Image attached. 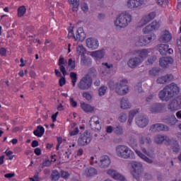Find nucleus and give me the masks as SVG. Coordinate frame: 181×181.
<instances>
[{
    "label": "nucleus",
    "instance_id": "nucleus-1",
    "mask_svg": "<svg viewBox=\"0 0 181 181\" xmlns=\"http://www.w3.org/2000/svg\"><path fill=\"white\" fill-rule=\"evenodd\" d=\"M108 86L111 90H115L119 95H125L129 93V86H128V80L127 79H122L116 83H114V81H110Z\"/></svg>",
    "mask_w": 181,
    "mask_h": 181
},
{
    "label": "nucleus",
    "instance_id": "nucleus-2",
    "mask_svg": "<svg viewBox=\"0 0 181 181\" xmlns=\"http://www.w3.org/2000/svg\"><path fill=\"white\" fill-rule=\"evenodd\" d=\"M132 22V16L128 12H123L119 14L115 21V26L122 29L127 28Z\"/></svg>",
    "mask_w": 181,
    "mask_h": 181
},
{
    "label": "nucleus",
    "instance_id": "nucleus-3",
    "mask_svg": "<svg viewBox=\"0 0 181 181\" xmlns=\"http://www.w3.org/2000/svg\"><path fill=\"white\" fill-rule=\"evenodd\" d=\"M116 155L122 159H135V153L125 145H120L116 148Z\"/></svg>",
    "mask_w": 181,
    "mask_h": 181
},
{
    "label": "nucleus",
    "instance_id": "nucleus-4",
    "mask_svg": "<svg viewBox=\"0 0 181 181\" xmlns=\"http://www.w3.org/2000/svg\"><path fill=\"white\" fill-rule=\"evenodd\" d=\"M129 165H131V174L137 180H139V177L142 176V173L144 172V167L142 165V163L139 161L133 160L130 162Z\"/></svg>",
    "mask_w": 181,
    "mask_h": 181
},
{
    "label": "nucleus",
    "instance_id": "nucleus-5",
    "mask_svg": "<svg viewBox=\"0 0 181 181\" xmlns=\"http://www.w3.org/2000/svg\"><path fill=\"white\" fill-rule=\"evenodd\" d=\"M77 86L79 90H90L93 86V78L90 77V74H86L81 78Z\"/></svg>",
    "mask_w": 181,
    "mask_h": 181
},
{
    "label": "nucleus",
    "instance_id": "nucleus-6",
    "mask_svg": "<svg viewBox=\"0 0 181 181\" xmlns=\"http://www.w3.org/2000/svg\"><path fill=\"white\" fill-rule=\"evenodd\" d=\"M93 137H91V134L88 133V132H85L78 139V145L80 146H86L88 145L90 142H91Z\"/></svg>",
    "mask_w": 181,
    "mask_h": 181
},
{
    "label": "nucleus",
    "instance_id": "nucleus-7",
    "mask_svg": "<svg viewBox=\"0 0 181 181\" xmlns=\"http://www.w3.org/2000/svg\"><path fill=\"white\" fill-rule=\"evenodd\" d=\"M181 109V96H178L176 99L171 100L168 105V110L171 112H175Z\"/></svg>",
    "mask_w": 181,
    "mask_h": 181
},
{
    "label": "nucleus",
    "instance_id": "nucleus-8",
    "mask_svg": "<svg viewBox=\"0 0 181 181\" xmlns=\"http://www.w3.org/2000/svg\"><path fill=\"white\" fill-rule=\"evenodd\" d=\"M89 125L94 131H101V119L98 116H93L89 121Z\"/></svg>",
    "mask_w": 181,
    "mask_h": 181
},
{
    "label": "nucleus",
    "instance_id": "nucleus-9",
    "mask_svg": "<svg viewBox=\"0 0 181 181\" xmlns=\"http://www.w3.org/2000/svg\"><path fill=\"white\" fill-rule=\"evenodd\" d=\"M155 16H156V12H151L148 14L144 16L142 18L141 21H140L137 26L138 28H143V26H145V25H147V23H149L153 19H155Z\"/></svg>",
    "mask_w": 181,
    "mask_h": 181
},
{
    "label": "nucleus",
    "instance_id": "nucleus-10",
    "mask_svg": "<svg viewBox=\"0 0 181 181\" xmlns=\"http://www.w3.org/2000/svg\"><path fill=\"white\" fill-rule=\"evenodd\" d=\"M154 142L158 145H160L163 144V142L165 144V145H170V144H172V140H170L168 136L157 134L154 137Z\"/></svg>",
    "mask_w": 181,
    "mask_h": 181
},
{
    "label": "nucleus",
    "instance_id": "nucleus-11",
    "mask_svg": "<svg viewBox=\"0 0 181 181\" xmlns=\"http://www.w3.org/2000/svg\"><path fill=\"white\" fill-rule=\"evenodd\" d=\"M144 5V0H127L126 2V7L128 9H138Z\"/></svg>",
    "mask_w": 181,
    "mask_h": 181
},
{
    "label": "nucleus",
    "instance_id": "nucleus-12",
    "mask_svg": "<svg viewBox=\"0 0 181 181\" xmlns=\"http://www.w3.org/2000/svg\"><path fill=\"white\" fill-rule=\"evenodd\" d=\"M106 53L107 52L105 51V49H101L96 51H92L89 52V54L97 62L98 60H102V59H104V57H105Z\"/></svg>",
    "mask_w": 181,
    "mask_h": 181
},
{
    "label": "nucleus",
    "instance_id": "nucleus-13",
    "mask_svg": "<svg viewBox=\"0 0 181 181\" xmlns=\"http://www.w3.org/2000/svg\"><path fill=\"white\" fill-rule=\"evenodd\" d=\"M111 165V158L107 155H103L100 157L98 163L99 168L102 169H107Z\"/></svg>",
    "mask_w": 181,
    "mask_h": 181
},
{
    "label": "nucleus",
    "instance_id": "nucleus-14",
    "mask_svg": "<svg viewBox=\"0 0 181 181\" xmlns=\"http://www.w3.org/2000/svg\"><path fill=\"white\" fill-rule=\"evenodd\" d=\"M86 46L91 50H95L100 47V42L97 38L89 37L86 40Z\"/></svg>",
    "mask_w": 181,
    "mask_h": 181
},
{
    "label": "nucleus",
    "instance_id": "nucleus-15",
    "mask_svg": "<svg viewBox=\"0 0 181 181\" xmlns=\"http://www.w3.org/2000/svg\"><path fill=\"white\" fill-rule=\"evenodd\" d=\"M142 63V59L138 57H134L129 59L127 62V65L130 69H136Z\"/></svg>",
    "mask_w": 181,
    "mask_h": 181
},
{
    "label": "nucleus",
    "instance_id": "nucleus-16",
    "mask_svg": "<svg viewBox=\"0 0 181 181\" xmlns=\"http://www.w3.org/2000/svg\"><path fill=\"white\" fill-rule=\"evenodd\" d=\"M107 173L109 175V176H111V177H112V179H115V180H125V177H124L122 175H121L119 173L117 172V170L114 169L110 168L107 170Z\"/></svg>",
    "mask_w": 181,
    "mask_h": 181
},
{
    "label": "nucleus",
    "instance_id": "nucleus-17",
    "mask_svg": "<svg viewBox=\"0 0 181 181\" xmlns=\"http://www.w3.org/2000/svg\"><path fill=\"white\" fill-rule=\"evenodd\" d=\"M159 98L162 100V101H168L170 97H172V93L169 91L168 89V86H165L163 90H162L159 94Z\"/></svg>",
    "mask_w": 181,
    "mask_h": 181
},
{
    "label": "nucleus",
    "instance_id": "nucleus-18",
    "mask_svg": "<svg viewBox=\"0 0 181 181\" xmlns=\"http://www.w3.org/2000/svg\"><path fill=\"white\" fill-rule=\"evenodd\" d=\"M172 40V34L168 30H165L161 33L159 37V41L162 43H169Z\"/></svg>",
    "mask_w": 181,
    "mask_h": 181
},
{
    "label": "nucleus",
    "instance_id": "nucleus-19",
    "mask_svg": "<svg viewBox=\"0 0 181 181\" xmlns=\"http://www.w3.org/2000/svg\"><path fill=\"white\" fill-rule=\"evenodd\" d=\"M97 173V170L93 167H86L82 170V175L86 176V177H92V176H95Z\"/></svg>",
    "mask_w": 181,
    "mask_h": 181
},
{
    "label": "nucleus",
    "instance_id": "nucleus-20",
    "mask_svg": "<svg viewBox=\"0 0 181 181\" xmlns=\"http://www.w3.org/2000/svg\"><path fill=\"white\" fill-rule=\"evenodd\" d=\"M151 52H152V49H143L140 50H136V54H138L139 58L140 59V60H141V63H142V62H144V60H145V59H146V57L149 56V54Z\"/></svg>",
    "mask_w": 181,
    "mask_h": 181
},
{
    "label": "nucleus",
    "instance_id": "nucleus-21",
    "mask_svg": "<svg viewBox=\"0 0 181 181\" xmlns=\"http://www.w3.org/2000/svg\"><path fill=\"white\" fill-rule=\"evenodd\" d=\"M149 120L145 116H139L136 118V124L140 128H145Z\"/></svg>",
    "mask_w": 181,
    "mask_h": 181
},
{
    "label": "nucleus",
    "instance_id": "nucleus-22",
    "mask_svg": "<svg viewBox=\"0 0 181 181\" xmlns=\"http://www.w3.org/2000/svg\"><path fill=\"white\" fill-rule=\"evenodd\" d=\"M150 131L156 132V131H169V127L163 124H156L151 125Z\"/></svg>",
    "mask_w": 181,
    "mask_h": 181
},
{
    "label": "nucleus",
    "instance_id": "nucleus-23",
    "mask_svg": "<svg viewBox=\"0 0 181 181\" xmlns=\"http://www.w3.org/2000/svg\"><path fill=\"white\" fill-rule=\"evenodd\" d=\"M169 64H173V58L166 57L160 59V66L166 69Z\"/></svg>",
    "mask_w": 181,
    "mask_h": 181
},
{
    "label": "nucleus",
    "instance_id": "nucleus-24",
    "mask_svg": "<svg viewBox=\"0 0 181 181\" xmlns=\"http://www.w3.org/2000/svg\"><path fill=\"white\" fill-rule=\"evenodd\" d=\"M164 108H165V105H162L160 103H156L151 105L148 108V112H162Z\"/></svg>",
    "mask_w": 181,
    "mask_h": 181
},
{
    "label": "nucleus",
    "instance_id": "nucleus-25",
    "mask_svg": "<svg viewBox=\"0 0 181 181\" xmlns=\"http://www.w3.org/2000/svg\"><path fill=\"white\" fill-rule=\"evenodd\" d=\"M163 121L165 124H167V125H169L170 127H175V125L179 122V120L175 115H171L167 119H164Z\"/></svg>",
    "mask_w": 181,
    "mask_h": 181
},
{
    "label": "nucleus",
    "instance_id": "nucleus-26",
    "mask_svg": "<svg viewBox=\"0 0 181 181\" xmlns=\"http://www.w3.org/2000/svg\"><path fill=\"white\" fill-rule=\"evenodd\" d=\"M132 107V104L127 98H123L120 100V108L122 110H129Z\"/></svg>",
    "mask_w": 181,
    "mask_h": 181
},
{
    "label": "nucleus",
    "instance_id": "nucleus-27",
    "mask_svg": "<svg viewBox=\"0 0 181 181\" xmlns=\"http://www.w3.org/2000/svg\"><path fill=\"white\" fill-rule=\"evenodd\" d=\"M81 108L84 112H94L95 107L84 102L81 103Z\"/></svg>",
    "mask_w": 181,
    "mask_h": 181
},
{
    "label": "nucleus",
    "instance_id": "nucleus-28",
    "mask_svg": "<svg viewBox=\"0 0 181 181\" xmlns=\"http://www.w3.org/2000/svg\"><path fill=\"white\" fill-rule=\"evenodd\" d=\"M167 88L168 91L171 93L172 97L176 94H179V92L180 91V88H179V86L174 83L167 86Z\"/></svg>",
    "mask_w": 181,
    "mask_h": 181
},
{
    "label": "nucleus",
    "instance_id": "nucleus-29",
    "mask_svg": "<svg viewBox=\"0 0 181 181\" xmlns=\"http://www.w3.org/2000/svg\"><path fill=\"white\" fill-rule=\"evenodd\" d=\"M75 40H78L83 42L84 39H86V33H84V30L83 28L80 27L78 28L76 32V35L74 37Z\"/></svg>",
    "mask_w": 181,
    "mask_h": 181
},
{
    "label": "nucleus",
    "instance_id": "nucleus-30",
    "mask_svg": "<svg viewBox=\"0 0 181 181\" xmlns=\"http://www.w3.org/2000/svg\"><path fill=\"white\" fill-rule=\"evenodd\" d=\"M171 80H173V74H169L158 78L157 79V83H158V84H165V83H167V81H171Z\"/></svg>",
    "mask_w": 181,
    "mask_h": 181
},
{
    "label": "nucleus",
    "instance_id": "nucleus-31",
    "mask_svg": "<svg viewBox=\"0 0 181 181\" xmlns=\"http://www.w3.org/2000/svg\"><path fill=\"white\" fill-rule=\"evenodd\" d=\"M66 63H67V61H65L63 57L59 58L58 66H59V70L62 71L63 76H66V74H67L66 67H64V64H66Z\"/></svg>",
    "mask_w": 181,
    "mask_h": 181
},
{
    "label": "nucleus",
    "instance_id": "nucleus-32",
    "mask_svg": "<svg viewBox=\"0 0 181 181\" xmlns=\"http://www.w3.org/2000/svg\"><path fill=\"white\" fill-rule=\"evenodd\" d=\"M135 153H136V155H138V156H139V158H141V159H142V160H144V162H146V163H153V160H152V159L148 158L146 156H145V154L142 153V152H141L139 150L136 149Z\"/></svg>",
    "mask_w": 181,
    "mask_h": 181
},
{
    "label": "nucleus",
    "instance_id": "nucleus-33",
    "mask_svg": "<svg viewBox=\"0 0 181 181\" xmlns=\"http://www.w3.org/2000/svg\"><path fill=\"white\" fill-rule=\"evenodd\" d=\"M102 66H103V69H112V64H108L107 62L103 63ZM101 76H102L103 78H104V77H105V78H108V71H107L105 70V71L103 70Z\"/></svg>",
    "mask_w": 181,
    "mask_h": 181
},
{
    "label": "nucleus",
    "instance_id": "nucleus-34",
    "mask_svg": "<svg viewBox=\"0 0 181 181\" xmlns=\"http://www.w3.org/2000/svg\"><path fill=\"white\" fill-rule=\"evenodd\" d=\"M138 112H139V109H134L129 112V119L127 121L128 125H132L134 117H135L136 114H138Z\"/></svg>",
    "mask_w": 181,
    "mask_h": 181
},
{
    "label": "nucleus",
    "instance_id": "nucleus-35",
    "mask_svg": "<svg viewBox=\"0 0 181 181\" xmlns=\"http://www.w3.org/2000/svg\"><path fill=\"white\" fill-rule=\"evenodd\" d=\"M168 47H169V45L168 44H160V45H158V52L163 56H165V54H168Z\"/></svg>",
    "mask_w": 181,
    "mask_h": 181
},
{
    "label": "nucleus",
    "instance_id": "nucleus-36",
    "mask_svg": "<svg viewBox=\"0 0 181 181\" xmlns=\"http://www.w3.org/2000/svg\"><path fill=\"white\" fill-rule=\"evenodd\" d=\"M136 46H146V37L144 35L139 36L136 40Z\"/></svg>",
    "mask_w": 181,
    "mask_h": 181
},
{
    "label": "nucleus",
    "instance_id": "nucleus-37",
    "mask_svg": "<svg viewBox=\"0 0 181 181\" xmlns=\"http://www.w3.org/2000/svg\"><path fill=\"white\" fill-rule=\"evenodd\" d=\"M33 134L35 136H38V138L43 136V134H45V127L38 126L37 129L34 130Z\"/></svg>",
    "mask_w": 181,
    "mask_h": 181
},
{
    "label": "nucleus",
    "instance_id": "nucleus-38",
    "mask_svg": "<svg viewBox=\"0 0 181 181\" xmlns=\"http://www.w3.org/2000/svg\"><path fill=\"white\" fill-rule=\"evenodd\" d=\"M139 142L141 145H151L152 140L148 136H141L139 138Z\"/></svg>",
    "mask_w": 181,
    "mask_h": 181
},
{
    "label": "nucleus",
    "instance_id": "nucleus-39",
    "mask_svg": "<svg viewBox=\"0 0 181 181\" xmlns=\"http://www.w3.org/2000/svg\"><path fill=\"white\" fill-rule=\"evenodd\" d=\"M141 151L145 155H147V156H149L150 158H155V151L153 149H149L148 151H146V148H142Z\"/></svg>",
    "mask_w": 181,
    "mask_h": 181
},
{
    "label": "nucleus",
    "instance_id": "nucleus-40",
    "mask_svg": "<svg viewBox=\"0 0 181 181\" xmlns=\"http://www.w3.org/2000/svg\"><path fill=\"white\" fill-rule=\"evenodd\" d=\"M76 52L78 54H80V56H85L86 53V48L83 45H78L76 48Z\"/></svg>",
    "mask_w": 181,
    "mask_h": 181
},
{
    "label": "nucleus",
    "instance_id": "nucleus-41",
    "mask_svg": "<svg viewBox=\"0 0 181 181\" xmlns=\"http://www.w3.org/2000/svg\"><path fill=\"white\" fill-rule=\"evenodd\" d=\"M172 144H173V151H174V152H176V153L179 152V151H180V146H179V142H177V141H175V140H171V144H170V145H172Z\"/></svg>",
    "mask_w": 181,
    "mask_h": 181
},
{
    "label": "nucleus",
    "instance_id": "nucleus-42",
    "mask_svg": "<svg viewBox=\"0 0 181 181\" xmlns=\"http://www.w3.org/2000/svg\"><path fill=\"white\" fill-rule=\"evenodd\" d=\"M70 78L71 80L73 87H76V83H77V74L75 72H71Z\"/></svg>",
    "mask_w": 181,
    "mask_h": 181
},
{
    "label": "nucleus",
    "instance_id": "nucleus-43",
    "mask_svg": "<svg viewBox=\"0 0 181 181\" xmlns=\"http://www.w3.org/2000/svg\"><path fill=\"white\" fill-rule=\"evenodd\" d=\"M51 179L52 181H57L60 179V174L57 170H54L51 175Z\"/></svg>",
    "mask_w": 181,
    "mask_h": 181
},
{
    "label": "nucleus",
    "instance_id": "nucleus-44",
    "mask_svg": "<svg viewBox=\"0 0 181 181\" xmlns=\"http://www.w3.org/2000/svg\"><path fill=\"white\" fill-rule=\"evenodd\" d=\"M70 5H72L74 11H76L77 8H78V5H80V0H68Z\"/></svg>",
    "mask_w": 181,
    "mask_h": 181
},
{
    "label": "nucleus",
    "instance_id": "nucleus-45",
    "mask_svg": "<svg viewBox=\"0 0 181 181\" xmlns=\"http://www.w3.org/2000/svg\"><path fill=\"white\" fill-rule=\"evenodd\" d=\"M90 163L92 166H98V160H97V156H92L89 160Z\"/></svg>",
    "mask_w": 181,
    "mask_h": 181
},
{
    "label": "nucleus",
    "instance_id": "nucleus-46",
    "mask_svg": "<svg viewBox=\"0 0 181 181\" xmlns=\"http://www.w3.org/2000/svg\"><path fill=\"white\" fill-rule=\"evenodd\" d=\"M68 69L69 70H74L76 69V61L72 59H69L68 61Z\"/></svg>",
    "mask_w": 181,
    "mask_h": 181
},
{
    "label": "nucleus",
    "instance_id": "nucleus-47",
    "mask_svg": "<svg viewBox=\"0 0 181 181\" xmlns=\"http://www.w3.org/2000/svg\"><path fill=\"white\" fill-rule=\"evenodd\" d=\"M25 13H26V7L22 6H20L18 9V15L20 18H22V16H23V15H25Z\"/></svg>",
    "mask_w": 181,
    "mask_h": 181
},
{
    "label": "nucleus",
    "instance_id": "nucleus-48",
    "mask_svg": "<svg viewBox=\"0 0 181 181\" xmlns=\"http://www.w3.org/2000/svg\"><path fill=\"white\" fill-rule=\"evenodd\" d=\"M107 90H108V88H107V86H102L98 90L99 96L103 97V95H105V93H107Z\"/></svg>",
    "mask_w": 181,
    "mask_h": 181
},
{
    "label": "nucleus",
    "instance_id": "nucleus-49",
    "mask_svg": "<svg viewBox=\"0 0 181 181\" xmlns=\"http://www.w3.org/2000/svg\"><path fill=\"white\" fill-rule=\"evenodd\" d=\"M127 119H128L127 113H121L118 117L119 122H127Z\"/></svg>",
    "mask_w": 181,
    "mask_h": 181
},
{
    "label": "nucleus",
    "instance_id": "nucleus-50",
    "mask_svg": "<svg viewBox=\"0 0 181 181\" xmlns=\"http://www.w3.org/2000/svg\"><path fill=\"white\" fill-rule=\"evenodd\" d=\"M150 26H151V29H153V30H156V29H159L160 23H159L158 21H153L151 23H150Z\"/></svg>",
    "mask_w": 181,
    "mask_h": 181
},
{
    "label": "nucleus",
    "instance_id": "nucleus-51",
    "mask_svg": "<svg viewBox=\"0 0 181 181\" xmlns=\"http://www.w3.org/2000/svg\"><path fill=\"white\" fill-rule=\"evenodd\" d=\"M153 30L152 29L151 24H149L143 29V33L148 35V33H151V32H153Z\"/></svg>",
    "mask_w": 181,
    "mask_h": 181
},
{
    "label": "nucleus",
    "instance_id": "nucleus-52",
    "mask_svg": "<svg viewBox=\"0 0 181 181\" xmlns=\"http://www.w3.org/2000/svg\"><path fill=\"white\" fill-rule=\"evenodd\" d=\"M149 74L152 77H155L159 74V69L156 68H153L151 70L149 71Z\"/></svg>",
    "mask_w": 181,
    "mask_h": 181
},
{
    "label": "nucleus",
    "instance_id": "nucleus-53",
    "mask_svg": "<svg viewBox=\"0 0 181 181\" xmlns=\"http://www.w3.org/2000/svg\"><path fill=\"white\" fill-rule=\"evenodd\" d=\"M155 39H156V36L155 35V34H152V35H148L147 39H146V42L147 45H149V43H151V42H153Z\"/></svg>",
    "mask_w": 181,
    "mask_h": 181
},
{
    "label": "nucleus",
    "instance_id": "nucleus-54",
    "mask_svg": "<svg viewBox=\"0 0 181 181\" xmlns=\"http://www.w3.org/2000/svg\"><path fill=\"white\" fill-rule=\"evenodd\" d=\"M4 153L6 155V156H8V160H12V159H13L14 156H13V151H8L6 150Z\"/></svg>",
    "mask_w": 181,
    "mask_h": 181
},
{
    "label": "nucleus",
    "instance_id": "nucleus-55",
    "mask_svg": "<svg viewBox=\"0 0 181 181\" xmlns=\"http://www.w3.org/2000/svg\"><path fill=\"white\" fill-rule=\"evenodd\" d=\"M79 132L80 130L78 129V127H75L73 130H69V135L71 136H74L76 135H78Z\"/></svg>",
    "mask_w": 181,
    "mask_h": 181
},
{
    "label": "nucleus",
    "instance_id": "nucleus-56",
    "mask_svg": "<svg viewBox=\"0 0 181 181\" xmlns=\"http://www.w3.org/2000/svg\"><path fill=\"white\" fill-rule=\"evenodd\" d=\"M89 74L90 77H97V70H95L94 68H90L89 69V73L87 74Z\"/></svg>",
    "mask_w": 181,
    "mask_h": 181
},
{
    "label": "nucleus",
    "instance_id": "nucleus-57",
    "mask_svg": "<svg viewBox=\"0 0 181 181\" xmlns=\"http://www.w3.org/2000/svg\"><path fill=\"white\" fill-rule=\"evenodd\" d=\"M124 133V129H122V127L117 126L116 128H115V134H117V135H121Z\"/></svg>",
    "mask_w": 181,
    "mask_h": 181
},
{
    "label": "nucleus",
    "instance_id": "nucleus-58",
    "mask_svg": "<svg viewBox=\"0 0 181 181\" xmlns=\"http://www.w3.org/2000/svg\"><path fill=\"white\" fill-rule=\"evenodd\" d=\"M61 177L63 179H69V177H70V173L67 171H61Z\"/></svg>",
    "mask_w": 181,
    "mask_h": 181
},
{
    "label": "nucleus",
    "instance_id": "nucleus-59",
    "mask_svg": "<svg viewBox=\"0 0 181 181\" xmlns=\"http://www.w3.org/2000/svg\"><path fill=\"white\" fill-rule=\"evenodd\" d=\"M52 165V161H50L49 159H46L42 163V168H49Z\"/></svg>",
    "mask_w": 181,
    "mask_h": 181
},
{
    "label": "nucleus",
    "instance_id": "nucleus-60",
    "mask_svg": "<svg viewBox=\"0 0 181 181\" xmlns=\"http://www.w3.org/2000/svg\"><path fill=\"white\" fill-rule=\"evenodd\" d=\"M81 10L83 12H87L88 11V4L87 3H82L81 5Z\"/></svg>",
    "mask_w": 181,
    "mask_h": 181
},
{
    "label": "nucleus",
    "instance_id": "nucleus-61",
    "mask_svg": "<svg viewBox=\"0 0 181 181\" xmlns=\"http://www.w3.org/2000/svg\"><path fill=\"white\" fill-rule=\"evenodd\" d=\"M115 132V128L112 126H107L106 127V132L107 134H112Z\"/></svg>",
    "mask_w": 181,
    "mask_h": 181
},
{
    "label": "nucleus",
    "instance_id": "nucleus-62",
    "mask_svg": "<svg viewBox=\"0 0 181 181\" xmlns=\"http://www.w3.org/2000/svg\"><path fill=\"white\" fill-rule=\"evenodd\" d=\"M83 98H86V100H87L88 101H90V100H91V95L88 92L83 93Z\"/></svg>",
    "mask_w": 181,
    "mask_h": 181
},
{
    "label": "nucleus",
    "instance_id": "nucleus-63",
    "mask_svg": "<svg viewBox=\"0 0 181 181\" xmlns=\"http://www.w3.org/2000/svg\"><path fill=\"white\" fill-rule=\"evenodd\" d=\"M135 90L138 93H142V83H138V85L135 86Z\"/></svg>",
    "mask_w": 181,
    "mask_h": 181
},
{
    "label": "nucleus",
    "instance_id": "nucleus-64",
    "mask_svg": "<svg viewBox=\"0 0 181 181\" xmlns=\"http://www.w3.org/2000/svg\"><path fill=\"white\" fill-rule=\"evenodd\" d=\"M156 60V56H153V57H150L148 59V64H153V62Z\"/></svg>",
    "mask_w": 181,
    "mask_h": 181
}]
</instances>
